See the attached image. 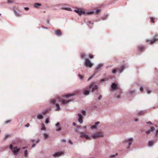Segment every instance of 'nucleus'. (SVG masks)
<instances>
[{
	"instance_id": "nucleus-1",
	"label": "nucleus",
	"mask_w": 158,
	"mask_h": 158,
	"mask_svg": "<svg viewBox=\"0 0 158 158\" xmlns=\"http://www.w3.org/2000/svg\"><path fill=\"white\" fill-rule=\"evenodd\" d=\"M60 101L61 102V103L63 104H66L71 101V100H65L64 99H60V98H57L55 100H52L51 102L52 103L54 104L56 102H57L58 101Z\"/></svg>"
},
{
	"instance_id": "nucleus-2",
	"label": "nucleus",
	"mask_w": 158,
	"mask_h": 158,
	"mask_svg": "<svg viewBox=\"0 0 158 158\" xmlns=\"http://www.w3.org/2000/svg\"><path fill=\"white\" fill-rule=\"evenodd\" d=\"M102 133L101 132H98L92 135V137L94 139H97L100 137H103Z\"/></svg>"
},
{
	"instance_id": "nucleus-3",
	"label": "nucleus",
	"mask_w": 158,
	"mask_h": 158,
	"mask_svg": "<svg viewBox=\"0 0 158 158\" xmlns=\"http://www.w3.org/2000/svg\"><path fill=\"white\" fill-rule=\"evenodd\" d=\"M94 83H92L90 85L89 87H87V89H90L91 88H92V92H94L95 90H97L98 89V87L97 85H95L94 86Z\"/></svg>"
},
{
	"instance_id": "nucleus-4",
	"label": "nucleus",
	"mask_w": 158,
	"mask_h": 158,
	"mask_svg": "<svg viewBox=\"0 0 158 158\" xmlns=\"http://www.w3.org/2000/svg\"><path fill=\"white\" fill-rule=\"evenodd\" d=\"M85 65L86 66L91 68L93 65V64L90 62V61L88 59H86L85 63Z\"/></svg>"
},
{
	"instance_id": "nucleus-5",
	"label": "nucleus",
	"mask_w": 158,
	"mask_h": 158,
	"mask_svg": "<svg viewBox=\"0 0 158 158\" xmlns=\"http://www.w3.org/2000/svg\"><path fill=\"white\" fill-rule=\"evenodd\" d=\"M158 40V39L156 37L153 38L151 40H146V42L148 44H152L155 41Z\"/></svg>"
},
{
	"instance_id": "nucleus-6",
	"label": "nucleus",
	"mask_w": 158,
	"mask_h": 158,
	"mask_svg": "<svg viewBox=\"0 0 158 158\" xmlns=\"http://www.w3.org/2000/svg\"><path fill=\"white\" fill-rule=\"evenodd\" d=\"M19 150V148H18L17 147H15L13 148L12 151L14 155L17 156L18 155Z\"/></svg>"
},
{
	"instance_id": "nucleus-7",
	"label": "nucleus",
	"mask_w": 158,
	"mask_h": 158,
	"mask_svg": "<svg viewBox=\"0 0 158 158\" xmlns=\"http://www.w3.org/2000/svg\"><path fill=\"white\" fill-rule=\"evenodd\" d=\"M80 137L82 138L85 137L86 139H89V140L91 139V138L88 135L85 134L84 132L81 133Z\"/></svg>"
},
{
	"instance_id": "nucleus-8",
	"label": "nucleus",
	"mask_w": 158,
	"mask_h": 158,
	"mask_svg": "<svg viewBox=\"0 0 158 158\" xmlns=\"http://www.w3.org/2000/svg\"><path fill=\"white\" fill-rule=\"evenodd\" d=\"M74 11L76 13L80 15L85 14V11H82L81 10H75Z\"/></svg>"
},
{
	"instance_id": "nucleus-9",
	"label": "nucleus",
	"mask_w": 158,
	"mask_h": 158,
	"mask_svg": "<svg viewBox=\"0 0 158 158\" xmlns=\"http://www.w3.org/2000/svg\"><path fill=\"white\" fill-rule=\"evenodd\" d=\"M78 91H76L75 92V93H73L72 94H66L65 95V96H64V97H66V98H68L69 97L72 96H73L76 94L78 93Z\"/></svg>"
},
{
	"instance_id": "nucleus-10",
	"label": "nucleus",
	"mask_w": 158,
	"mask_h": 158,
	"mask_svg": "<svg viewBox=\"0 0 158 158\" xmlns=\"http://www.w3.org/2000/svg\"><path fill=\"white\" fill-rule=\"evenodd\" d=\"M78 115L79 117L78 121L80 123H82L83 122L82 116L80 114H78Z\"/></svg>"
},
{
	"instance_id": "nucleus-11",
	"label": "nucleus",
	"mask_w": 158,
	"mask_h": 158,
	"mask_svg": "<svg viewBox=\"0 0 158 158\" xmlns=\"http://www.w3.org/2000/svg\"><path fill=\"white\" fill-rule=\"evenodd\" d=\"M63 154V152H57L54 154L53 155V156L54 157H56L57 156H60L61 155Z\"/></svg>"
},
{
	"instance_id": "nucleus-12",
	"label": "nucleus",
	"mask_w": 158,
	"mask_h": 158,
	"mask_svg": "<svg viewBox=\"0 0 158 158\" xmlns=\"http://www.w3.org/2000/svg\"><path fill=\"white\" fill-rule=\"evenodd\" d=\"M111 87L112 88L114 89H118L117 85L115 83H113L112 84Z\"/></svg>"
},
{
	"instance_id": "nucleus-13",
	"label": "nucleus",
	"mask_w": 158,
	"mask_h": 158,
	"mask_svg": "<svg viewBox=\"0 0 158 158\" xmlns=\"http://www.w3.org/2000/svg\"><path fill=\"white\" fill-rule=\"evenodd\" d=\"M133 141V139L132 138H130L129 139H128L126 140H125L126 142H128V145H129V146L131 144L132 142ZM129 148V147L127 148Z\"/></svg>"
},
{
	"instance_id": "nucleus-14",
	"label": "nucleus",
	"mask_w": 158,
	"mask_h": 158,
	"mask_svg": "<svg viewBox=\"0 0 158 158\" xmlns=\"http://www.w3.org/2000/svg\"><path fill=\"white\" fill-rule=\"evenodd\" d=\"M55 35L58 36L62 34L60 30L59 29L56 31L55 32Z\"/></svg>"
},
{
	"instance_id": "nucleus-15",
	"label": "nucleus",
	"mask_w": 158,
	"mask_h": 158,
	"mask_svg": "<svg viewBox=\"0 0 158 158\" xmlns=\"http://www.w3.org/2000/svg\"><path fill=\"white\" fill-rule=\"evenodd\" d=\"M60 123L59 122L57 123L56 124V131H59L61 130V128L59 126Z\"/></svg>"
},
{
	"instance_id": "nucleus-16",
	"label": "nucleus",
	"mask_w": 158,
	"mask_h": 158,
	"mask_svg": "<svg viewBox=\"0 0 158 158\" xmlns=\"http://www.w3.org/2000/svg\"><path fill=\"white\" fill-rule=\"evenodd\" d=\"M154 129L155 128L153 127H151L150 130H148L146 132V133L147 134H148L150 133L151 131H153Z\"/></svg>"
},
{
	"instance_id": "nucleus-17",
	"label": "nucleus",
	"mask_w": 158,
	"mask_h": 158,
	"mask_svg": "<svg viewBox=\"0 0 158 158\" xmlns=\"http://www.w3.org/2000/svg\"><path fill=\"white\" fill-rule=\"evenodd\" d=\"M138 48L139 50L141 51H142L144 50L145 49V48L143 46H139L138 47Z\"/></svg>"
},
{
	"instance_id": "nucleus-18",
	"label": "nucleus",
	"mask_w": 158,
	"mask_h": 158,
	"mask_svg": "<svg viewBox=\"0 0 158 158\" xmlns=\"http://www.w3.org/2000/svg\"><path fill=\"white\" fill-rule=\"evenodd\" d=\"M83 93L85 95H88L89 94V91L87 90H85Z\"/></svg>"
},
{
	"instance_id": "nucleus-19",
	"label": "nucleus",
	"mask_w": 158,
	"mask_h": 158,
	"mask_svg": "<svg viewBox=\"0 0 158 158\" xmlns=\"http://www.w3.org/2000/svg\"><path fill=\"white\" fill-rule=\"evenodd\" d=\"M56 111H59L60 110V107L58 103L56 104Z\"/></svg>"
},
{
	"instance_id": "nucleus-20",
	"label": "nucleus",
	"mask_w": 158,
	"mask_h": 158,
	"mask_svg": "<svg viewBox=\"0 0 158 158\" xmlns=\"http://www.w3.org/2000/svg\"><path fill=\"white\" fill-rule=\"evenodd\" d=\"M125 69L124 66H122L120 69H118L120 72L121 73L123 72Z\"/></svg>"
},
{
	"instance_id": "nucleus-21",
	"label": "nucleus",
	"mask_w": 158,
	"mask_h": 158,
	"mask_svg": "<svg viewBox=\"0 0 158 158\" xmlns=\"http://www.w3.org/2000/svg\"><path fill=\"white\" fill-rule=\"evenodd\" d=\"M154 144V142L152 141H150L148 142V146H152Z\"/></svg>"
},
{
	"instance_id": "nucleus-22",
	"label": "nucleus",
	"mask_w": 158,
	"mask_h": 158,
	"mask_svg": "<svg viewBox=\"0 0 158 158\" xmlns=\"http://www.w3.org/2000/svg\"><path fill=\"white\" fill-rule=\"evenodd\" d=\"M103 66V64H99L98 66L96 68V70H98L100 68H101Z\"/></svg>"
},
{
	"instance_id": "nucleus-23",
	"label": "nucleus",
	"mask_w": 158,
	"mask_h": 158,
	"mask_svg": "<svg viewBox=\"0 0 158 158\" xmlns=\"http://www.w3.org/2000/svg\"><path fill=\"white\" fill-rule=\"evenodd\" d=\"M37 117L38 119H40L43 118V117L42 115L39 114L37 115Z\"/></svg>"
},
{
	"instance_id": "nucleus-24",
	"label": "nucleus",
	"mask_w": 158,
	"mask_h": 158,
	"mask_svg": "<svg viewBox=\"0 0 158 158\" xmlns=\"http://www.w3.org/2000/svg\"><path fill=\"white\" fill-rule=\"evenodd\" d=\"M42 125V128L41 130H44L45 129V125L44 123H42L41 124Z\"/></svg>"
},
{
	"instance_id": "nucleus-25",
	"label": "nucleus",
	"mask_w": 158,
	"mask_h": 158,
	"mask_svg": "<svg viewBox=\"0 0 158 158\" xmlns=\"http://www.w3.org/2000/svg\"><path fill=\"white\" fill-rule=\"evenodd\" d=\"M14 2V1L13 0H8L7 3H12Z\"/></svg>"
},
{
	"instance_id": "nucleus-26",
	"label": "nucleus",
	"mask_w": 158,
	"mask_h": 158,
	"mask_svg": "<svg viewBox=\"0 0 158 158\" xmlns=\"http://www.w3.org/2000/svg\"><path fill=\"white\" fill-rule=\"evenodd\" d=\"M150 19H151V22L153 23H155L154 20L155 19L154 18H153V17H151V18H150Z\"/></svg>"
},
{
	"instance_id": "nucleus-27",
	"label": "nucleus",
	"mask_w": 158,
	"mask_h": 158,
	"mask_svg": "<svg viewBox=\"0 0 158 158\" xmlns=\"http://www.w3.org/2000/svg\"><path fill=\"white\" fill-rule=\"evenodd\" d=\"M41 6V4L39 3H35L34 4V6L35 7H37V6Z\"/></svg>"
},
{
	"instance_id": "nucleus-28",
	"label": "nucleus",
	"mask_w": 158,
	"mask_h": 158,
	"mask_svg": "<svg viewBox=\"0 0 158 158\" xmlns=\"http://www.w3.org/2000/svg\"><path fill=\"white\" fill-rule=\"evenodd\" d=\"M118 69H114L112 70V73H114L116 72L117 70Z\"/></svg>"
},
{
	"instance_id": "nucleus-29",
	"label": "nucleus",
	"mask_w": 158,
	"mask_h": 158,
	"mask_svg": "<svg viewBox=\"0 0 158 158\" xmlns=\"http://www.w3.org/2000/svg\"><path fill=\"white\" fill-rule=\"evenodd\" d=\"M78 76L81 79H83V77L81 74H79Z\"/></svg>"
},
{
	"instance_id": "nucleus-30",
	"label": "nucleus",
	"mask_w": 158,
	"mask_h": 158,
	"mask_svg": "<svg viewBox=\"0 0 158 158\" xmlns=\"http://www.w3.org/2000/svg\"><path fill=\"white\" fill-rule=\"evenodd\" d=\"M27 155V150H26L24 152V156L25 157H26Z\"/></svg>"
},
{
	"instance_id": "nucleus-31",
	"label": "nucleus",
	"mask_w": 158,
	"mask_h": 158,
	"mask_svg": "<svg viewBox=\"0 0 158 158\" xmlns=\"http://www.w3.org/2000/svg\"><path fill=\"white\" fill-rule=\"evenodd\" d=\"M44 138L45 139L48 137V135L46 133H44Z\"/></svg>"
},
{
	"instance_id": "nucleus-32",
	"label": "nucleus",
	"mask_w": 158,
	"mask_h": 158,
	"mask_svg": "<svg viewBox=\"0 0 158 158\" xmlns=\"http://www.w3.org/2000/svg\"><path fill=\"white\" fill-rule=\"evenodd\" d=\"M85 56V53H82L81 55V57L82 58H84Z\"/></svg>"
},
{
	"instance_id": "nucleus-33",
	"label": "nucleus",
	"mask_w": 158,
	"mask_h": 158,
	"mask_svg": "<svg viewBox=\"0 0 158 158\" xmlns=\"http://www.w3.org/2000/svg\"><path fill=\"white\" fill-rule=\"evenodd\" d=\"M144 112H143V111H140V112H139L138 114H139V115H141L142 114H144Z\"/></svg>"
},
{
	"instance_id": "nucleus-34",
	"label": "nucleus",
	"mask_w": 158,
	"mask_h": 158,
	"mask_svg": "<svg viewBox=\"0 0 158 158\" xmlns=\"http://www.w3.org/2000/svg\"><path fill=\"white\" fill-rule=\"evenodd\" d=\"M15 15L16 16H20V15L19 14L17 13L15 11Z\"/></svg>"
},
{
	"instance_id": "nucleus-35",
	"label": "nucleus",
	"mask_w": 158,
	"mask_h": 158,
	"mask_svg": "<svg viewBox=\"0 0 158 158\" xmlns=\"http://www.w3.org/2000/svg\"><path fill=\"white\" fill-rule=\"evenodd\" d=\"M15 15L16 16H20V15L19 14L17 13L15 11Z\"/></svg>"
},
{
	"instance_id": "nucleus-36",
	"label": "nucleus",
	"mask_w": 158,
	"mask_h": 158,
	"mask_svg": "<svg viewBox=\"0 0 158 158\" xmlns=\"http://www.w3.org/2000/svg\"><path fill=\"white\" fill-rule=\"evenodd\" d=\"M91 128L96 129L97 128V127L96 125H94L91 127Z\"/></svg>"
},
{
	"instance_id": "nucleus-37",
	"label": "nucleus",
	"mask_w": 158,
	"mask_h": 158,
	"mask_svg": "<svg viewBox=\"0 0 158 158\" xmlns=\"http://www.w3.org/2000/svg\"><path fill=\"white\" fill-rule=\"evenodd\" d=\"M94 13V12L93 11H90L87 13L89 15H91Z\"/></svg>"
},
{
	"instance_id": "nucleus-38",
	"label": "nucleus",
	"mask_w": 158,
	"mask_h": 158,
	"mask_svg": "<svg viewBox=\"0 0 158 158\" xmlns=\"http://www.w3.org/2000/svg\"><path fill=\"white\" fill-rule=\"evenodd\" d=\"M49 122V120H48V118H47L46 120H45V123H48Z\"/></svg>"
},
{
	"instance_id": "nucleus-39",
	"label": "nucleus",
	"mask_w": 158,
	"mask_h": 158,
	"mask_svg": "<svg viewBox=\"0 0 158 158\" xmlns=\"http://www.w3.org/2000/svg\"><path fill=\"white\" fill-rule=\"evenodd\" d=\"M10 148L12 150V149H13V145L12 144H10Z\"/></svg>"
},
{
	"instance_id": "nucleus-40",
	"label": "nucleus",
	"mask_w": 158,
	"mask_h": 158,
	"mask_svg": "<svg viewBox=\"0 0 158 158\" xmlns=\"http://www.w3.org/2000/svg\"><path fill=\"white\" fill-rule=\"evenodd\" d=\"M89 58L91 59L93 58V56L91 54L89 55Z\"/></svg>"
},
{
	"instance_id": "nucleus-41",
	"label": "nucleus",
	"mask_w": 158,
	"mask_h": 158,
	"mask_svg": "<svg viewBox=\"0 0 158 158\" xmlns=\"http://www.w3.org/2000/svg\"><path fill=\"white\" fill-rule=\"evenodd\" d=\"M82 113L83 115H85V111L83 110L82 111Z\"/></svg>"
},
{
	"instance_id": "nucleus-42",
	"label": "nucleus",
	"mask_w": 158,
	"mask_h": 158,
	"mask_svg": "<svg viewBox=\"0 0 158 158\" xmlns=\"http://www.w3.org/2000/svg\"><path fill=\"white\" fill-rule=\"evenodd\" d=\"M147 92L148 94H149L151 93V91L148 89L147 90Z\"/></svg>"
},
{
	"instance_id": "nucleus-43",
	"label": "nucleus",
	"mask_w": 158,
	"mask_h": 158,
	"mask_svg": "<svg viewBox=\"0 0 158 158\" xmlns=\"http://www.w3.org/2000/svg\"><path fill=\"white\" fill-rule=\"evenodd\" d=\"M140 90L141 92H142L143 90V88L142 87H140Z\"/></svg>"
},
{
	"instance_id": "nucleus-44",
	"label": "nucleus",
	"mask_w": 158,
	"mask_h": 158,
	"mask_svg": "<svg viewBox=\"0 0 158 158\" xmlns=\"http://www.w3.org/2000/svg\"><path fill=\"white\" fill-rule=\"evenodd\" d=\"M116 98H120V95H117L116 96Z\"/></svg>"
},
{
	"instance_id": "nucleus-45",
	"label": "nucleus",
	"mask_w": 158,
	"mask_h": 158,
	"mask_svg": "<svg viewBox=\"0 0 158 158\" xmlns=\"http://www.w3.org/2000/svg\"><path fill=\"white\" fill-rule=\"evenodd\" d=\"M102 98V96L101 95H100L98 97V99L99 100H100L101 98Z\"/></svg>"
},
{
	"instance_id": "nucleus-46",
	"label": "nucleus",
	"mask_w": 158,
	"mask_h": 158,
	"mask_svg": "<svg viewBox=\"0 0 158 158\" xmlns=\"http://www.w3.org/2000/svg\"><path fill=\"white\" fill-rule=\"evenodd\" d=\"M47 111H44L43 112V113H42V114H44H44H46V113H47Z\"/></svg>"
},
{
	"instance_id": "nucleus-47",
	"label": "nucleus",
	"mask_w": 158,
	"mask_h": 158,
	"mask_svg": "<svg viewBox=\"0 0 158 158\" xmlns=\"http://www.w3.org/2000/svg\"><path fill=\"white\" fill-rule=\"evenodd\" d=\"M9 136V135H5V139H6Z\"/></svg>"
},
{
	"instance_id": "nucleus-48",
	"label": "nucleus",
	"mask_w": 158,
	"mask_h": 158,
	"mask_svg": "<svg viewBox=\"0 0 158 158\" xmlns=\"http://www.w3.org/2000/svg\"><path fill=\"white\" fill-rule=\"evenodd\" d=\"M61 141L62 142H66V140L64 139H63L61 140Z\"/></svg>"
},
{
	"instance_id": "nucleus-49",
	"label": "nucleus",
	"mask_w": 158,
	"mask_h": 158,
	"mask_svg": "<svg viewBox=\"0 0 158 158\" xmlns=\"http://www.w3.org/2000/svg\"><path fill=\"white\" fill-rule=\"evenodd\" d=\"M158 134V130L156 131V133H155V135H157Z\"/></svg>"
},
{
	"instance_id": "nucleus-50",
	"label": "nucleus",
	"mask_w": 158,
	"mask_h": 158,
	"mask_svg": "<svg viewBox=\"0 0 158 158\" xmlns=\"http://www.w3.org/2000/svg\"><path fill=\"white\" fill-rule=\"evenodd\" d=\"M10 120H8V121H6L5 122V123L6 124H7L8 123L10 122Z\"/></svg>"
},
{
	"instance_id": "nucleus-51",
	"label": "nucleus",
	"mask_w": 158,
	"mask_h": 158,
	"mask_svg": "<svg viewBox=\"0 0 158 158\" xmlns=\"http://www.w3.org/2000/svg\"><path fill=\"white\" fill-rule=\"evenodd\" d=\"M24 9L26 10H29V8L28 7H26L24 8Z\"/></svg>"
},
{
	"instance_id": "nucleus-52",
	"label": "nucleus",
	"mask_w": 158,
	"mask_h": 158,
	"mask_svg": "<svg viewBox=\"0 0 158 158\" xmlns=\"http://www.w3.org/2000/svg\"><path fill=\"white\" fill-rule=\"evenodd\" d=\"M69 142L71 144H73V143L70 140H69Z\"/></svg>"
},
{
	"instance_id": "nucleus-53",
	"label": "nucleus",
	"mask_w": 158,
	"mask_h": 158,
	"mask_svg": "<svg viewBox=\"0 0 158 158\" xmlns=\"http://www.w3.org/2000/svg\"><path fill=\"white\" fill-rule=\"evenodd\" d=\"M99 10H97L96 11V14H98V12L99 11Z\"/></svg>"
},
{
	"instance_id": "nucleus-54",
	"label": "nucleus",
	"mask_w": 158,
	"mask_h": 158,
	"mask_svg": "<svg viewBox=\"0 0 158 158\" xmlns=\"http://www.w3.org/2000/svg\"><path fill=\"white\" fill-rule=\"evenodd\" d=\"M92 76L90 77L89 78V79L88 80V81H89L92 78Z\"/></svg>"
},
{
	"instance_id": "nucleus-55",
	"label": "nucleus",
	"mask_w": 158,
	"mask_h": 158,
	"mask_svg": "<svg viewBox=\"0 0 158 158\" xmlns=\"http://www.w3.org/2000/svg\"><path fill=\"white\" fill-rule=\"evenodd\" d=\"M30 126V124L29 123H27V124L26 125V126L27 127H28Z\"/></svg>"
},
{
	"instance_id": "nucleus-56",
	"label": "nucleus",
	"mask_w": 158,
	"mask_h": 158,
	"mask_svg": "<svg viewBox=\"0 0 158 158\" xmlns=\"http://www.w3.org/2000/svg\"><path fill=\"white\" fill-rule=\"evenodd\" d=\"M99 122H96L95 124L96 125H98V124H99Z\"/></svg>"
},
{
	"instance_id": "nucleus-57",
	"label": "nucleus",
	"mask_w": 158,
	"mask_h": 158,
	"mask_svg": "<svg viewBox=\"0 0 158 158\" xmlns=\"http://www.w3.org/2000/svg\"><path fill=\"white\" fill-rule=\"evenodd\" d=\"M147 123L148 124H152V123L151 122H147Z\"/></svg>"
},
{
	"instance_id": "nucleus-58",
	"label": "nucleus",
	"mask_w": 158,
	"mask_h": 158,
	"mask_svg": "<svg viewBox=\"0 0 158 158\" xmlns=\"http://www.w3.org/2000/svg\"><path fill=\"white\" fill-rule=\"evenodd\" d=\"M134 92H135V91H134V90H132V91L131 92V94L133 93H134Z\"/></svg>"
},
{
	"instance_id": "nucleus-59",
	"label": "nucleus",
	"mask_w": 158,
	"mask_h": 158,
	"mask_svg": "<svg viewBox=\"0 0 158 158\" xmlns=\"http://www.w3.org/2000/svg\"><path fill=\"white\" fill-rule=\"evenodd\" d=\"M115 156V155H112L111 156H110V157H114Z\"/></svg>"
},
{
	"instance_id": "nucleus-60",
	"label": "nucleus",
	"mask_w": 158,
	"mask_h": 158,
	"mask_svg": "<svg viewBox=\"0 0 158 158\" xmlns=\"http://www.w3.org/2000/svg\"><path fill=\"white\" fill-rule=\"evenodd\" d=\"M76 123H73V125L74 126H75L76 125Z\"/></svg>"
},
{
	"instance_id": "nucleus-61",
	"label": "nucleus",
	"mask_w": 158,
	"mask_h": 158,
	"mask_svg": "<svg viewBox=\"0 0 158 158\" xmlns=\"http://www.w3.org/2000/svg\"><path fill=\"white\" fill-rule=\"evenodd\" d=\"M105 81V80L104 79H103L102 80H101L102 82H103Z\"/></svg>"
},
{
	"instance_id": "nucleus-62",
	"label": "nucleus",
	"mask_w": 158,
	"mask_h": 158,
	"mask_svg": "<svg viewBox=\"0 0 158 158\" xmlns=\"http://www.w3.org/2000/svg\"><path fill=\"white\" fill-rule=\"evenodd\" d=\"M27 148V147L26 146V147H23V149H25V148Z\"/></svg>"
},
{
	"instance_id": "nucleus-63",
	"label": "nucleus",
	"mask_w": 158,
	"mask_h": 158,
	"mask_svg": "<svg viewBox=\"0 0 158 158\" xmlns=\"http://www.w3.org/2000/svg\"><path fill=\"white\" fill-rule=\"evenodd\" d=\"M35 146V144H33L32 146V147H34V146Z\"/></svg>"
},
{
	"instance_id": "nucleus-64",
	"label": "nucleus",
	"mask_w": 158,
	"mask_h": 158,
	"mask_svg": "<svg viewBox=\"0 0 158 158\" xmlns=\"http://www.w3.org/2000/svg\"><path fill=\"white\" fill-rule=\"evenodd\" d=\"M86 128V126H84L83 127L84 129H85Z\"/></svg>"
}]
</instances>
